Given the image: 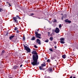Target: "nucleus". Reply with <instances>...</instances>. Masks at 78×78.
<instances>
[{
	"instance_id": "aec40b11",
	"label": "nucleus",
	"mask_w": 78,
	"mask_h": 78,
	"mask_svg": "<svg viewBox=\"0 0 78 78\" xmlns=\"http://www.w3.org/2000/svg\"><path fill=\"white\" fill-rule=\"evenodd\" d=\"M68 20H69L68 19H66L65 20V22H68Z\"/></svg>"
},
{
	"instance_id": "473e14b6",
	"label": "nucleus",
	"mask_w": 78,
	"mask_h": 78,
	"mask_svg": "<svg viewBox=\"0 0 78 78\" xmlns=\"http://www.w3.org/2000/svg\"><path fill=\"white\" fill-rule=\"evenodd\" d=\"M54 43L55 44H56V41H54Z\"/></svg>"
},
{
	"instance_id": "412c9836",
	"label": "nucleus",
	"mask_w": 78,
	"mask_h": 78,
	"mask_svg": "<svg viewBox=\"0 0 78 78\" xmlns=\"http://www.w3.org/2000/svg\"><path fill=\"white\" fill-rule=\"evenodd\" d=\"M59 28H61L62 27V26L61 25V24H60L59 26Z\"/></svg>"
},
{
	"instance_id": "7c9ffc66",
	"label": "nucleus",
	"mask_w": 78,
	"mask_h": 78,
	"mask_svg": "<svg viewBox=\"0 0 78 78\" xmlns=\"http://www.w3.org/2000/svg\"><path fill=\"white\" fill-rule=\"evenodd\" d=\"M8 5H9V6H11V4L9 3Z\"/></svg>"
},
{
	"instance_id": "58836bf2",
	"label": "nucleus",
	"mask_w": 78,
	"mask_h": 78,
	"mask_svg": "<svg viewBox=\"0 0 78 78\" xmlns=\"http://www.w3.org/2000/svg\"><path fill=\"white\" fill-rule=\"evenodd\" d=\"M73 78V77L72 76H71L69 77V78Z\"/></svg>"
},
{
	"instance_id": "ddd939ff",
	"label": "nucleus",
	"mask_w": 78,
	"mask_h": 78,
	"mask_svg": "<svg viewBox=\"0 0 78 78\" xmlns=\"http://www.w3.org/2000/svg\"><path fill=\"white\" fill-rule=\"evenodd\" d=\"M39 69L40 70H44V69H43L42 68V67L41 66H40L39 67Z\"/></svg>"
},
{
	"instance_id": "c9c22d12",
	"label": "nucleus",
	"mask_w": 78,
	"mask_h": 78,
	"mask_svg": "<svg viewBox=\"0 0 78 78\" xmlns=\"http://www.w3.org/2000/svg\"><path fill=\"white\" fill-rule=\"evenodd\" d=\"M54 47H55V49L57 48V47H56V46H55Z\"/></svg>"
},
{
	"instance_id": "f257e3e1",
	"label": "nucleus",
	"mask_w": 78,
	"mask_h": 78,
	"mask_svg": "<svg viewBox=\"0 0 78 78\" xmlns=\"http://www.w3.org/2000/svg\"><path fill=\"white\" fill-rule=\"evenodd\" d=\"M32 54L33 55L32 59L33 60L31 61V64L33 66H37L39 64V62L37 63V60L39 58V56L37 55L36 51L34 50L32 51Z\"/></svg>"
},
{
	"instance_id": "f704fd0d",
	"label": "nucleus",
	"mask_w": 78,
	"mask_h": 78,
	"mask_svg": "<svg viewBox=\"0 0 78 78\" xmlns=\"http://www.w3.org/2000/svg\"><path fill=\"white\" fill-rule=\"evenodd\" d=\"M23 66V65L22 64H21L20 65V67H22V66Z\"/></svg>"
},
{
	"instance_id": "7ed1b4c3",
	"label": "nucleus",
	"mask_w": 78,
	"mask_h": 78,
	"mask_svg": "<svg viewBox=\"0 0 78 78\" xmlns=\"http://www.w3.org/2000/svg\"><path fill=\"white\" fill-rule=\"evenodd\" d=\"M35 37H38L39 39H41V34H38V32H35Z\"/></svg>"
},
{
	"instance_id": "e433bc0d",
	"label": "nucleus",
	"mask_w": 78,
	"mask_h": 78,
	"mask_svg": "<svg viewBox=\"0 0 78 78\" xmlns=\"http://www.w3.org/2000/svg\"><path fill=\"white\" fill-rule=\"evenodd\" d=\"M51 59H52V60H53V59H54V57H52Z\"/></svg>"
},
{
	"instance_id": "dca6fc26",
	"label": "nucleus",
	"mask_w": 78,
	"mask_h": 78,
	"mask_svg": "<svg viewBox=\"0 0 78 78\" xmlns=\"http://www.w3.org/2000/svg\"><path fill=\"white\" fill-rule=\"evenodd\" d=\"M60 42L61 44H65V42H64L63 41H60Z\"/></svg>"
},
{
	"instance_id": "f8f14e48",
	"label": "nucleus",
	"mask_w": 78,
	"mask_h": 78,
	"mask_svg": "<svg viewBox=\"0 0 78 78\" xmlns=\"http://www.w3.org/2000/svg\"><path fill=\"white\" fill-rule=\"evenodd\" d=\"M48 70L49 72H50H50H53V69H52L51 68H49Z\"/></svg>"
},
{
	"instance_id": "423d86ee",
	"label": "nucleus",
	"mask_w": 78,
	"mask_h": 78,
	"mask_svg": "<svg viewBox=\"0 0 78 78\" xmlns=\"http://www.w3.org/2000/svg\"><path fill=\"white\" fill-rule=\"evenodd\" d=\"M13 69H15V70H16V69H19V66L17 65H15L13 66V67L12 68Z\"/></svg>"
},
{
	"instance_id": "79ce46f5",
	"label": "nucleus",
	"mask_w": 78,
	"mask_h": 78,
	"mask_svg": "<svg viewBox=\"0 0 78 78\" xmlns=\"http://www.w3.org/2000/svg\"><path fill=\"white\" fill-rule=\"evenodd\" d=\"M37 30V31H39V29Z\"/></svg>"
},
{
	"instance_id": "ea45409f",
	"label": "nucleus",
	"mask_w": 78,
	"mask_h": 78,
	"mask_svg": "<svg viewBox=\"0 0 78 78\" xmlns=\"http://www.w3.org/2000/svg\"><path fill=\"white\" fill-rule=\"evenodd\" d=\"M7 3H8V4H9V2H7Z\"/></svg>"
},
{
	"instance_id": "9b49d317",
	"label": "nucleus",
	"mask_w": 78,
	"mask_h": 78,
	"mask_svg": "<svg viewBox=\"0 0 78 78\" xmlns=\"http://www.w3.org/2000/svg\"><path fill=\"white\" fill-rule=\"evenodd\" d=\"M62 58H63V59H65V58H66V57H67L66 55L65 54L64 55H62Z\"/></svg>"
},
{
	"instance_id": "f03ea898",
	"label": "nucleus",
	"mask_w": 78,
	"mask_h": 78,
	"mask_svg": "<svg viewBox=\"0 0 78 78\" xmlns=\"http://www.w3.org/2000/svg\"><path fill=\"white\" fill-rule=\"evenodd\" d=\"M24 48L27 51V53H30L31 52V49L30 48L28 47L27 46H25L24 44Z\"/></svg>"
},
{
	"instance_id": "37998d69",
	"label": "nucleus",
	"mask_w": 78,
	"mask_h": 78,
	"mask_svg": "<svg viewBox=\"0 0 78 78\" xmlns=\"http://www.w3.org/2000/svg\"><path fill=\"white\" fill-rule=\"evenodd\" d=\"M73 78H76V77H73Z\"/></svg>"
},
{
	"instance_id": "8fccbe9b",
	"label": "nucleus",
	"mask_w": 78,
	"mask_h": 78,
	"mask_svg": "<svg viewBox=\"0 0 78 78\" xmlns=\"http://www.w3.org/2000/svg\"><path fill=\"white\" fill-rule=\"evenodd\" d=\"M53 70H55L54 69H53Z\"/></svg>"
},
{
	"instance_id": "20e7f679",
	"label": "nucleus",
	"mask_w": 78,
	"mask_h": 78,
	"mask_svg": "<svg viewBox=\"0 0 78 78\" xmlns=\"http://www.w3.org/2000/svg\"><path fill=\"white\" fill-rule=\"evenodd\" d=\"M17 18L16 17H14L13 18V20L14 22H15V23H17L18 22V21L17 20Z\"/></svg>"
},
{
	"instance_id": "49530a36",
	"label": "nucleus",
	"mask_w": 78,
	"mask_h": 78,
	"mask_svg": "<svg viewBox=\"0 0 78 78\" xmlns=\"http://www.w3.org/2000/svg\"><path fill=\"white\" fill-rule=\"evenodd\" d=\"M0 65H1V62H0Z\"/></svg>"
},
{
	"instance_id": "f3484780",
	"label": "nucleus",
	"mask_w": 78,
	"mask_h": 78,
	"mask_svg": "<svg viewBox=\"0 0 78 78\" xmlns=\"http://www.w3.org/2000/svg\"><path fill=\"white\" fill-rule=\"evenodd\" d=\"M51 61V60H50L49 59H48L47 61V62H49V63Z\"/></svg>"
},
{
	"instance_id": "c756f323",
	"label": "nucleus",
	"mask_w": 78,
	"mask_h": 78,
	"mask_svg": "<svg viewBox=\"0 0 78 78\" xmlns=\"http://www.w3.org/2000/svg\"><path fill=\"white\" fill-rule=\"evenodd\" d=\"M68 23H71V21L70 20H68Z\"/></svg>"
},
{
	"instance_id": "bb28decb",
	"label": "nucleus",
	"mask_w": 78,
	"mask_h": 78,
	"mask_svg": "<svg viewBox=\"0 0 78 78\" xmlns=\"http://www.w3.org/2000/svg\"><path fill=\"white\" fill-rule=\"evenodd\" d=\"M8 34H9V32H7L6 33V34H5V36H8Z\"/></svg>"
},
{
	"instance_id": "4be33fe9",
	"label": "nucleus",
	"mask_w": 78,
	"mask_h": 78,
	"mask_svg": "<svg viewBox=\"0 0 78 78\" xmlns=\"http://www.w3.org/2000/svg\"><path fill=\"white\" fill-rule=\"evenodd\" d=\"M48 41H49L47 39V40H46V41H44V42H47H47H48Z\"/></svg>"
},
{
	"instance_id": "2f4dec72",
	"label": "nucleus",
	"mask_w": 78,
	"mask_h": 78,
	"mask_svg": "<svg viewBox=\"0 0 78 78\" xmlns=\"http://www.w3.org/2000/svg\"><path fill=\"white\" fill-rule=\"evenodd\" d=\"M64 17V16H62V20H63V19Z\"/></svg>"
},
{
	"instance_id": "c85d7f7f",
	"label": "nucleus",
	"mask_w": 78,
	"mask_h": 78,
	"mask_svg": "<svg viewBox=\"0 0 78 78\" xmlns=\"http://www.w3.org/2000/svg\"><path fill=\"white\" fill-rule=\"evenodd\" d=\"M49 50H50V51H53V50H52V49H51V48L49 49Z\"/></svg>"
},
{
	"instance_id": "09e8293b",
	"label": "nucleus",
	"mask_w": 78,
	"mask_h": 78,
	"mask_svg": "<svg viewBox=\"0 0 78 78\" xmlns=\"http://www.w3.org/2000/svg\"><path fill=\"white\" fill-rule=\"evenodd\" d=\"M43 64H45V62H43Z\"/></svg>"
},
{
	"instance_id": "9d476101",
	"label": "nucleus",
	"mask_w": 78,
	"mask_h": 78,
	"mask_svg": "<svg viewBox=\"0 0 78 78\" xmlns=\"http://www.w3.org/2000/svg\"><path fill=\"white\" fill-rule=\"evenodd\" d=\"M60 41H65V38L61 37L60 39Z\"/></svg>"
},
{
	"instance_id": "0eeeda50",
	"label": "nucleus",
	"mask_w": 78,
	"mask_h": 78,
	"mask_svg": "<svg viewBox=\"0 0 78 78\" xmlns=\"http://www.w3.org/2000/svg\"><path fill=\"white\" fill-rule=\"evenodd\" d=\"M37 43H38L39 45H41V40L39 39H37L36 40Z\"/></svg>"
},
{
	"instance_id": "4c0bfd02",
	"label": "nucleus",
	"mask_w": 78,
	"mask_h": 78,
	"mask_svg": "<svg viewBox=\"0 0 78 78\" xmlns=\"http://www.w3.org/2000/svg\"><path fill=\"white\" fill-rule=\"evenodd\" d=\"M31 16H33V15H34V14H33V13H31Z\"/></svg>"
},
{
	"instance_id": "a878e982",
	"label": "nucleus",
	"mask_w": 78,
	"mask_h": 78,
	"mask_svg": "<svg viewBox=\"0 0 78 78\" xmlns=\"http://www.w3.org/2000/svg\"><path fill=\"white\" fill-rule=\"evenodd\" d=\"M3 11V9L2 8H0V12H2Z\"/></svg>"
},
{
	"instance_id": "cd10ccee",
	"label": "nucleus",
	"mask_w": 78,
	"mask_h": 78,
	"mask_svg": "<svg viewBox=\"0 0 78 78\" xmlns=\"http://www.w3.org/2000/svg\"><path fill=\"white\" fill-rule=\"evenodd\" d=\"M34 47H35V48H38L37 46H36V45H35L34 46Z\"/></svg>"
},
{
	"instance_id": "5701e85b",
	"label": "nucleus",
	"mask_w": 78,
	"mask_h": 78,
	"mask_svg": "<svg viewBox=\"0 0 78 78\" xmlns=\"http://www.w3.org/2000/svg\"><path fill=\"white\" fill-rule=\"evenodd\" d=\"M5 53V50H3L2 51V54H3V53Z\"/></svg>"
},
{
	"instance_id": "6e6552de",
	"label": "nucleus",
	"mask_w": 78,
	"mask_h": 78,
	"mask_svg": "<svg viewBox=\"0 0 78 78\" xmlns=\"http://www.w3.org/2000/svg\"><path fill=\"white\" fill-rule=\"evenodd\" d=\"M15 37V36L14 35H12L9 37V39L10 40H11V39H13V38H14V37Z\"/></svg>"
},
{
	"instance_id": "4468645a",
	"label": "nucleus",
	"mask_w": 78,
	"mask_h": 78,
	"mask_svg": "<svg viewBox=\"0 0 78 78\" xmlns=\"http://www.w3.org/2000/svg\"><path fill=\"white\" fill-rule=\"evenodd\" d=\"M41 66L42 67H44L46 66V65L45 64H41Z\"/></svg>"
},
{
	"instance_id": "a19ab883",
	"label": "nucleus",
	"mask_w": 78,
	"mask_h": 78,
	"mask_svg": "<svg viewBox=\"0 0 78 78\" xmlns=\"http://www.w3.org/2000/svg\"><path fill=\"white\" fill-rule=\"evenodd\" d=\"M9 78H12V77H9Z\"/></svg>"
},
{
	"instance_id": "1a4fd4ad",
	"label": "nucleus",
	"mask_w": 78,
	"mask_h": 78,
	"mask_svg": "<svg viewBox=\"0 0 78 78\" xmlns=\"http://www.w3.org/2000/svg\"><path fill=\"white\" fill-rule=\"evenodd\" d=\"M36 39V37L34 36H33L31 39H30V40L32 41H34Z\"/></svg>"
},
{
	"instance_id": "c03bdc74",
	"label": "nucleus",
	"mask_w": 78,
	"mask_h": 78,
	"mask_svg": "<svg viewBox=\"0 0 78 78\" xmlns=\"http://www.w3.org/2000/svg\"><path fill=\"white\" fill-rule=\"evenodd\" d=\"M76 48V49H78V48Z\"/></svg>"
},
{
	"instance_id": "2eb2a0df",
	"label": "nucleus",
	"mask_w": 78,
	"mask_h": 78,
	"mask_svg": "<svg viewBox=\"0 0 78 78\" xmlns=\"http://www.w3.org/2000/svg\"><path fill=\"white\" fill-rule=\"evenodd\" d=\"M50 41H52L53 40V37H50L49 38Z\"/></svg>"
},
{
	"instance_id": "39448f33",
	"label": "nucleus",
	"mask_w": 78,
	"mask_h": 78,
	"mask_svg": "<svg viewBox=\"0 0 78 78\" xmlns=\"http://www.w3.org/2000/svg\"><path fill=\"white\" fill-rule=\"evenodd\" d=\"M55 32L56 33H59V29H58V28L56 27L55 30Z\"/></svg>"
},
{
	"instance_id": "de8ad7c7",
	"label": "nucleus",
	"mask_w": 78,
	"mask_h": 78,
	"mask_svg": "<svg viewBox=\"0 0 78 78\" xmlns=\"http://www.w3.org/2000/svg\"><path fill=\"white\" fill-rule=\"evenodd\" d=\"M55 61H56L57 60H55Z\"/></svg>"
},
{
	"instance_id": "6ab92c4d",
	"label": "nucleus",
	"mask_w": 78,
	"mask_h": 78,
	"mask_svg": "<svg viewBox=\"0 0 78 78\" xmlns=\"http://www.w3.org/2000/svg\"><path fill=\"white\" fill-rule=\"evenodd\" d=\"M16 17H18V19H21V18H20V17L19 16L17 15L16 16Z\"/></svg>"
},
{
	"instance_id": "a211bd4d",
	"label": "nucleus",
	"mask_w": 78,
	"mask_h": 78,
	"mask_svg": "<svg viewBox=\"0 0 78 78\" xmlns=\"http://www.w3.org/2000/svg\"><path fill=\"white\" fill-rule=\"evenodd\" d=\"M23 39L24 41H25V35H23Z\"/></svg>"
},
{
	"instance_id": "72a5a7b5",
	"label": "nucleus",
	"mask_w": 78,
	"mask_h": 78,
	"mask_svg": "<svg viewBox=\"0 0 78 78\" xmlns=\"http://www.w3.org/2000/svg\"><path fill=\"white\" fill-rule=\"evenodd\" d=\"M16 33H19V30H17L16 31Z\"/></svg>"
},
{
	"instance_id": "a18cd8bd",
	"label": "nucleus",
	"mask_w": 78,
	"mask_h": 78,
	"mask_svg": "<svg viewBox=\"0 0 78 78\" xmlns=\"http://www.w3.org/2000/svg\"><path fill=\"white\" fill-rule=\"evenodd\" d=\"M52 34H53V35H54V34H54L53 33H52Z\"/></svg>"
},
{
	"instance_id": "393cba45",
	"label": "nucleus",
	"mask_w": 78,
	"mask_h": 78,
	"mask_svg": "<svg viewBox=\"0 0 78 78\" xmlns=\"http://www.w3.org/2000/svg\"><path fill=\"white\" fill-rule=\"evenodd\" d=\"M17 30V27H15L14 28V30H15V31H16V30Z\"/></svg>"
},
{
	"instance_id": "b1692460",
	"label": "nucleus",
	"mask_w": 78,
	"mask_h": 78,
	"mask_svg": "<svg viewBox=\"0 0 78 78\" xmlns=\"http://www.w3.org/2000/svg\"><path fill=\"white\" fill-rule=\"evenodd\" d=\"M53 22H57V21L56 19H54V20L53 21Z\"/></svg>"
}]
</instances>
